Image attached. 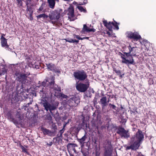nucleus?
I'll return each instance as SVG.
<instances>
[{"instance_id": "obj_1", "label": "nucleus", "mask_w": 156, "mask_h": 156, "mask_svg": "<svg viewBox=\"0 0 156 156\" xmlns=\"http://www.w3.org/2000/svg\"><path fill=\"white\" fill-rule=\"evenodd\" d=\"M144 138V136L142 131L138 129L135 135L131 138L130 144V145L126 147L127 150H136L139 147Z\"/></svg>"}, {"instance_id": "obj_2", "label": "nucleus", "mask_w": 156, "mask_h": 156, "mask_svg": "<svg viewBox=\"0 0 156 156\" xmlns=\"http://www.w3.org/2000/svg\"><path fill=\"white\" fill-rule=\"evenodd\" d=\"M126 49H128L129 50L125 49L123 50L124 51H127V52H123L124 54H125L126 55V58L129 59L130 61H131V59H133V64L134 65L135 63L134 62V60L133 58V56H136V48L135 47H132L130 45L126 47Z\"/></svg>"}, {"instance_id": "obj_3", "label": "nucleus", "mask_w": 156, "mask_h": 156, "mask_svg": "<svg viewBox=\"0 0 156 156\" xmlns=\"http://www.w3.org/2000/svg\"><path fill=\"white\" fill-rule=\"evenodd\" d=\"M114 129L116 130V133L119 134L121 138L127 139L129 137L130 135L128 130H126L121 126H113Z\"/></svg>"}, {"instance_id": "obj_4", "label": "nucleus", "mask_w": 156, "mask_h": 156, "mask_svg": "<svg viewBox=\"0 0 156 156\" xmlns=\"http://www.w3.org/2000/svg\"><path fill=\"white\" fill-rule=\"evenodd\" d=\"M73 76L75 80L83 81L87 79V76L86 72L84 70H77L74 72Z\"/></svg>"}, {"instance_id": "obj_5", "label": "nucleus", "mask_w": 156, "mask_h": 156, "mask_svg": "<svg viewBox=\"0 0 156 156\" xmlns=\"http://www.w3.org/2000/svg\"><path fill=\"white\" fill-rule=\"evenodd\" d=\"M41 87V90L40 91V94L42 95L44 98H45L47 96V93L49 91L48 89L50 88L49 85L46 80V79L44 81L42 82L41 84L39 87Z\"/></svg>"}, {"instance_id": "obj_6", "label": "nucleus", "mask_w": 156, "mask_h": 156, "mask_svg": "<svg viewBox=\"0 0 156 156\" xmlns=\"http://www.w3.org/2000/svg\"><path fill=\"white\" fill-rule=\"evenodd\" d=\"M63 103L64 105H68L70 107H76L80 103V101L77 98L73 96L68 99V101H63Z\"/></svg>"}, {"instance_id": "obj_7", "label": "nucleus", "mask_w": 156, "mask_h": 156, "mask_svg": "<svg viewBox=\"0 0 156 156\" xmlns=\"http://www.w3.org/2000/svg\"><path fill=\"white\" fill-rule=\"evenodd\" d=\"M90 86V82L89 80L85 83H83L76 82V87L77 90L80 92H84L89 88Z\"/></svg>"}, {"instance_id": "obj_8", "label": "nucleus", "mask_w": 156, "mask_h": 156, "mask_svg": "<svg viewBox=\"0 0 156 156\" xmlns=\"http://www.w3.org/2000/svg\"><path fill=\"white\" fill-rule=\"evenodd\" d=\"M17 77L16 78L17 80L19 81L22 84L20 86V85H18L16 87V88L17 90H18L20 87V89H22L23 88V84H25L26 83H27V76L25 74L23 73H20L18 74V75H16Z\"/></svg>"}, {"instance_id": "obj_9", "label": "nucleus", "mask_w": 156, "mask_h": 156, "mask_svg": "<svg viewBox=\"0 0 156 156\" xmlns=\"http://www.w3.org/2000/svg\"><path fill=\"white\" fill-rule=\"evenodd\" d=\"M48 90L49 91H48V92L47 93V97L48 96L50 95H51L54 93L55 94L57 92H60L61 91L60 87H58L56 84H54L50 87Z\"/></svg>"}, {"instance_id": "obj_10", "label": "nucleus", "mask_w": 156, "mask_h": 156, "mask_svg": "<svg viewBox=\"0 0 156 156\" xmlns=\"http://www.w3.org/2000/svg\"><path fill=\"white\" fill-rule=\"evenodd\" d=\"M106 144L104 147L105 151L104 154H110L109 152H112L113 150L112 142L108 140H106Z\"/></svg>"}, {"instance_id": "obj_11", "label": "nucleus", "mask_w": 156, "mask_h": 156, "mask_svg": "<svg viewBox=\"0 0 156 156\" xmlns=\"http://www.w3.org/2000/svg\"><path fill=\"white\" fill-rule=\"evenodd\" d=\"M127 37L130 39H133L136 41H137L141 38L140 36L136 32H128Z\"/></svg>"}, {"instance_id": "obj_12", "label": "nucleus", "mask_w": 156, "mask_h": 156, "mask_svg": "<svg viewBox=\"0 0 156 156\" xmlns=\"http://www.w3.org/2000/svg\"><path fill=\"white\" fill-rule=\"evenodd\" d=\"M60 17V14L59 12L57 10H55L51 12V14H49L48 17L51 20H58Z\"/></svg>"}, {"instance_id": "obj_13", "label": "nucleus", "mask_w": 156, "mask_h": 156, "mask_svg": "<svg viewBox=\"0 0 156 156\" xmlns=\"http://www.w3.org/2000/svg\"><path fill=\"white\" fill-rule=\"evenodd\" d=\"M123 52V51H122ZM118 55L120 56L122 59V63H125L126 64H133V59H131V61H130L129 59H126V55L122 54L121 52L118 53Z\"/></svg>"}, {"instance_id": "obj_14", "label": "nucleus", "mask_w": 156, "mask_h": 156, "mask_svg": "<svg viewBox=\"0 0 156 156\" xmlns=\"http://www.w3.org/2000/svg\"><path fill=\"white\" fill-rule=\"evenodd\" d=\"M67 15L71 21H73L76 19V18H74V9L73 6H70L69 8Z\"/></svg>"}, {"instance_id": "obj_15", "label": "nucleus", "mask_w": 156, "mask_h": 156, "mask_svg": "<svg viewBox=\"0 0 156 156\" xmlns=\"http://www.w3.org/2000/svg\"><path fill=\"white\" fill-rule=\"evenodd\" d=\"M30 57H28L26 58V60L27 62V64L28 66L30 68H33L36 69H39L40 65L38 63H33L32 62L30 61Z\"/></svg>"}, {"instance_id": "obj_16", "label": "nucleus", "mask_w": 156, "mask_h": 156, "mask_svg": "<svg viewBox=\"0 0 156 156\" xmlns=\"http://www.w3.org/2000/svg\"><path fill=\"white\" fill-rule=\"evenodd\" d=\"M13 112L12 111L10 110L7 112L6 115L8 119L11 120L13 121L14 123L19 124V122L14 118L12 115Z\"/></svg>"}, {"instance_id": "obj_17", "label": "nucleus", "mask_w": 156, "mask_h": 156, "mask_svg": "<svg viewBox=\"0 0 156 156\" xmlns=\"http://www.w3.org/2000/svg\"><path fill=\"white\" fill-rule=\"evenodd\" d=\"M40 103L44 107L45 109L47 111H50V104L45 99L41 100Z\"/></svg>"}, {"instance_id": "obj_18", "label": "nucleus", "mask_w": 156, "mask_h": 156, "mask_svg": "<svg viewBox=\"0 0 156 156\" xmlns=\"http://www.w3.org/2000/svg\"><path fill=\"white\" fill-rule=\"evenodd\" d=\"M0 40L2 47L5 48L6 50L10 51L11 49L9 48V45L7 44V39L5 37H2V39Z\"/></svg>"}, {"instance_id": "obj_19", "label": "nucleus", "mask_w": 156, "mask_h": 156, "mask_svg": "<svg viewBox=\"0 0 156 156\" xmlns=\"http://www.w3.org/2000/svg\"><path fill=\"white\" fill-rule=\"evenodd\" d=\"M100 103L102 110L103 111L105 108V107L108 105L107 97L106 96L102 97L100 99Z\"/></svg>"}, {"instance_id": "obj_20", "label": "nucleus", "mask_w": 156, "mask_h": 156, "mask_svg": "<svg viewBox=\"0 0 156 156\" xmlns=\"http://www.w3.org/2000/svg\"><path fill=\"white\" fill-rule=\"evenodd\" d=\"M77 146V145L76 144L69 143L67 144V147L68 151L73 150L75 153H77V152L75 149V147Z\"/></svg>"}, {"instance_id": "obj_21", "label": "nucleus", "mask_w": 156, "mask_h": 156, "mask_svg": "<svg viewBox=\"0 0 156 156\" xmlns=\"http://www.w3.org/2000/svg\"><path fill=\"white\" fill-rule=\"evenodd\" d=\"M104 26L106 27L110 31H112L113 22H109L108 23L107 20H104L103 21Z\"/></svg>"}, {"instance_id": "obj_22", "label": "nucleus", "mask_w": 156, "mask_h": 156, "mask_svg": "<svg viewBox=\"0 0 156 156\" xmlns=\"http://www.w3.org/2000/svg\"><path fill=\"white\" fill-rule=\"evenodd\" d=\"M117 107L116 106L111 103H109L107 109V112H112L114 113L116 111Z\"/></svg>"}, {"instance_id": "obj_23", "label": "nucleus", "mask_w": 156, "mask_h": 156, "mask_svg": "<svg viewBox=\"0 0 156 156\" xmlns=\"http://www.w3.org/2000/svg\"><path fill=\"white\" fill-rule=\"evenodd\" d=\"M41 129L43 132L44 135H48L49 136H51L53 134L52 132L51 131L44 127H41Z\"/></svg>"}, {"instance_id": "obj_24", "label": "nucleus", "mask_w": 156, "mask_h": 156, "mask_svg": "<svg viewBox=\"0 0 156 156\" xmlns=\"http://www.w3.org/2000/svg\"><path fill=\"white\" fill-rule=\"evenodd\" d=\"M46 79L47 82H48V85H49V87H51L55 84L54 77L52 76L50 77L49 78L47 77Z\"/></svg>"}, {"instance_id": "obj_25", "label": "nucleus", "mask_w": 156, "mask_h": 156, "mask_svg": "<svg viewBox=\"0 0 156 156\" xmlns=\"http://www.w3.org/2000/svg\"><path fill=\"white\" fill-rule=\"evenodd\" d=\"M47 6V4L45 2H43L41 5V6L37 9V12L40 13L41 12H46V9H44V7Z\"/></svg>"}, {"instance_id": "obj_26", "label": "nucleus", "mask_w": 156, "mask_h": 156, "mask_svg": "<svg viewBox=\"0 0 156 156\" xmlns=\"http://www.w3.org/2000/svg\"><path fill=\"white\" fill-rule=\"evenodd\" d=\"M87 133L86 132L84 135L80 139H78V141L81 145V146H84V144L85 143V141L87 138L86 135Z\"/></svg>"}, {"instance_id": "obj_27", "label": "nucleus", "mask_w": 156, "mask_h": 156, "mask_svg": "<svg viewBox=\"0 0 156 156\" xmlns=\"http://www.w3.org/2000/svg\"><path fill=\"white\" fill-rule=\"evenodd\" d=\"M82 31L87 32H95L96 31V30L94 28H90L87 27L86 24H84L83 25Z\"/></svg>"}, {"instance_id": "obj_28", "label": "nucleus", "mask_w": 156, "mask_h": 156, "mask_svg": "<svg viewBox=\"0 0 156 156\" xmlns=\"http://www.w3.org/2000/svg\"><path fill=\"white\" fill-rule=\"evenodd\" d=\"M64 40L66 41V42H68L71 43L75 44H78L79 42L78 40L73 39L72 38H67L65 39Z\"/></svg>"}, {"instance_id": "obj_29", "label": "nucleus", "mask_w": 156, "mask_h": 156, "mask_svg": "<svg viewBox=\"0 0 156 156\" xmlns=\"http://www.w3.org/2000/svg\"><path fill=\"white\" fill-rule=\"evenodd\" d=\"M46 65L48 70L51 71L54 70V68L55 66V65L52 63L46 64Z\"/></svg>"}, {"instance_id": "obj_30", "label": "nucleus", "mask_w": 156, "mask_h": 156, "mask_svg": "<svg viewBox=\"0 0 156 156\" xmlns=\"http://www.w3.org/2000/svg\"><path fill=\"white\" fill-rule=\"evenodd\" d=\"M48 2L50 8L52 9H54L55 4V0H48Z\"/></svg>"}, {"instance_id": "obj_31", "label": "nucleus", "mask_w": 156, "mask_h": 156, "mask_svg": "<svg viewBox=\"0 0 156 156\" xmlns=\"http://www.w3.org/2000/svg\"><path fill=\"white\" fill-rule=\"evenodd\" d=\"M37 19L43 18L44 19L47 18L48 17V16L45 13L39 14L36 16Z\"/></svg>"}, {"instance_id": "obj_32", "label": "nucleus", "mask_w": 156, "mask_h": 156, "mask_svg": "<svg viewBox=\"0 0 156 156\" xmlns=\"http://www.w3.org/2000/svg\"><path fill=\"white\" fill-rule=\"evenodd\" d=\"M16 116L19 119V120L17 121L19 122V124H20L22 120L21 117V114L19 112H17L16 113Z\"/></svg>"}, {"instance_id": "obj_33", "label": "nucleus", "mask_w": 156, "mask_h": 156, "mask_svg": "<svg viewBox=\"0 0 156 156\" xmlns=\"http://www.w3.org/2000/svg\"><path fill=\"white\" fill-rule=\"evenodd\" d=\"M51 129H52V131H51L53 133L55 134V133L56 132L57 129V126H56L55 124H53L51 126Z\"/></svg>"}, {"instance_id": "obj_34", "label": "nucleus", "mask_w": 156, "mask_h": 156, "mask_svg": "<svg viewBox=\"0 0 156 156\" xmlns=\"http://www.w3.org/2000/svg\"><path fill=\"white\" fill-rule=\"evenodd\" d=\"M33 6V5L32 4L31 5L29 6H27V9H26V11H29V13H33V8L32 7Z\"/></svg>"}, {"instance_id": "obj_35", "label": "nucleus", "mask_w": 156, "mask_h": 156, "mask_svg": "<svg viewBox=\"0 0 156 156\" xmlns=\"http://www.w3.org/2000/svg\"><path fill=\"white\" fill-rule=\"evenodd\" d=\"M77 8L81 12H83L84 13H86L87 12V11L86 9L83 8L81 6H77Z\"/></svg>"}, {"instance_id": "obj_36", "label": "nucleus", "mask_w": 156, "mask_h": 156, "mask_svg": "<svg viewBox=\"0 0 156 156\" xmlns=\"http://www.w3.org/2000/svg\"><path fill=\"white\" fill-rule=\"evenodd\" d=\"M58 105H57V106H54L53 105H51L50 104V112L51 113H52V111H53L55 109H56L57 108V106H58Z\"/></svg>"}, {"instance_id": "obj_37", "label": "nucleus", "mask_w": 156, "mask_h": 156, "mask_svg": "<svg viewBox=\"0 0 156 156\" xmlns=\"http://www.w3.org/2000/svg\"><path fill=\"white\" fill-rule=\"evenodd\" d=\"M52 72H54L55 73H61L60 69H59L58 67L55 66L54 68V70H53Z\"/></svg>"}, {"instance_id": "obj_38", "label": "nucleus", "mask_w": 156, "mask_h": 156, "mask_svg": "<svg viewBox=\"0 0 156 156\" xmlns=\"http://www.w3.org/2000/svg\"><path fill=\"white\" fill-rule=\"evenodd\" d=\"M20 147H21V148L22 149V151L23 152L26 153L27 154V155H30V156H31V155L28 152L27 150L22 145H21Z\"/></svg>"}, {"instance_id": "obj_39", "label": "nucleus", "mask_w": 156, "mask_h": 156, "mask_svg": "<svg viewBox=\"0 0 156 156\" xmlns=\"http://www.w3.org/2000/svg\"><path fill=\"white\" fill-rule=\"evenodd\" d=\"M59 96L61 98H65L66 99V101H68V98H69L68 97V96L65 95V94L60 93L59 94Z\"/></svg>"}, {"instance_id": "obj_40", "label": "nucleus", "mask_w": 156, "mask_h": 156, "mask_svg": "<svg viewBox=\"0 0 156 156\" xmlns=\"http://www.w3.org/2000/svg\"><path fill=\"white\" fill-rule=\"evenodd\" d=\"M114 23H113V25H112L115 27V28H114V29H115L116 30H118L119 29V27L118 25V24L116 21H115V20H114Z\"/></svg>"}, {"instance_id": "obj_41", "label": "nucleus", "mask_w": 156, "mask_h": 156, "mask_svg": "<svg viewBox=\"0 0 156 156\" xmlns=\"http://www.w3.org/2000/svg\"><path fill=\"white\" fill-rule=\"evenodd\" d=\"M46 119L49 121H50L52 119V117L51 115L50 114H47L46 116L45 117Z\"/></svg>"}, {"instance_id": "obj_42", "label": "nucleus", "mask_w": 156, "mask_h": 156, "mask_svg": "<svg viewBox=\"0 0 156 156\" xmlns=\"http://www.w3.org/2000/svg\"><path fill=\"white\" fill-rule=\"evenodd\" d=\"M130 113L131 115H132L133 114L134 115H135L137 111L136 110V109H133V110L130 109Z\"/></svg>"}, {"instance_id": "obj_43", "label": "nucleus", "mask_w": 156, "mask_h": 156, "mask_svg": "<svg viewBox=\"0 0 156 156\" xmlns=\"http://www.w3.org/2000/svg\"><path fill=\"white\" fill-rule=\"evenodd\" d=\"M113 71L115 72L116 74H117V75H119L121 73V71L119 70H117L115 68H113Z\"/></svg>"}, {"instance_id": "obj_44", "label": "nucleus", "mask_w": 156, "mask_h": 156, "mask_svg": "<svg viewBox=\"0 0 156 156\" xmlns=\"http://www.w3.org/2000/svg\"><path fill=\"white\" fill-rule=\"evenodd\" d=\"M85 96L87 97L91 98L92 96V94L90 91H88L86 92Z\"/></svg>"}, {"instance_id": "obj_45", "label": "nucleus", "mask_w": 156, "mask_h": 156, "mask_svg": "<svg viewBox=\"0 0 156 156\" xmlns=\"http://www.w3.org/2000/svg\"><path fill=\"white\" fill-rule=\"evenodd\" d=\"M65 130V128L63 127V128L60 130L59 132V136H62V134L64 132Z\"/></svg>"}, {"instance_id": "obj_46", "label": "nucleus", "mask_w": 156, "mask_h": 156, "mask_svg": "<svg viewBox=\"0 0 156 156\" xmlns=\"http://www.w3.org/2000/svg\"><path fill=\"white\" fill-rule=\"evenodd\" d=\"M35 110L36 111L35 112H38L40 111V110L39 109V108L38 107V106L37 104H36L35 105Z\"/></svg>"}, {"instance_id": "obj_47", "label": "nucleus", "mask_w": 156, "mask_h": 156, "mask_svg": "<svg viewBox=\"0 0 156 156\" xmlns=\"http://www.w3.org/2000/svg\"><path fill=\"white\" fill-rule=\"evenodd\" d=\"M141 123L144 125H145L146 124V119L145 118H143L142 119Z\"/></svg>"}, {"instance_id": "obj_48", "label": "nucleus", "mask_w": 156, "mask_h": 156, "mask_svg": "<svg viewBox=\"0 0 156 156\" xmlns=\"http://www.w3.org/2000/svg\"><path fill=\"white\" fill-rule=\"evenodd\" d=\"M93 103L94 105L97 104V98L96 97H94L93 100Z\"/></svg>"}, {"instance_id": "obj_49", "label": "nucleus", "mask_w": 156, "mask_h": 156, "mask_svg": "<svg viewBox=\"0 0 156 156\" xmlns=\"http://www.w3.org/2000/svg\"><path fill=\"white\" fill-rule=\"evenodd\" d=\"M69 119L68 120V121L66 122H64V124H63V127H65L67 125V124H68L69 123Z\"/></svg>"}, {"instance_id": "obj_50", "label": "nucleus", "mask_w": 156, "mask_h": 156, "mask_svg": "<svg viewBox=\"0 0 156 156\" xmlns=\"http://www.w3.org/2000/svg\"><path fill=\"white\" fill-rule=\"evenodd\" d=\"M74 38H76L78 39V40L81 39V37L79 35H74Z\"/></svg>"}, {"instance_id": "obj_51", "label": "nucleus", "mask_w": 156, "mask_h": 156, "mask_svg": "<svg viewBox=\"0 0 156 156\" xmlns=\"http://www.w3.org/2000/svg\"><path fill=\"white\" fill-rule=\"evenodd\" d=\"M25 2L26 5L27 6H28L29 5V4H30L31 1H25Z\"/></svg>"}, {"instance_id": "obj_52", "label": "nucleus", "mask_w": 156, "mask_h": 156, "mask_svg": "<svg viewBox=\"0 0 156 156\" xmlns=\"http://www.w3.org/2000/svg\"><path fill=\"white\" fill-rule=\"evenodd\" d=\"M81 152L84 156H87V154L84 151H81Z\"/></svg>"}, {"instance_id": "obj_53", "label": "nucleus", "mask_w": 156, "mask_h": 156, "mask_svg": "<svg viewBox=\"0 0 156 156\" xmlns=\"http://www.w3.org/2000/svg\"><path fill=\"white\" fill-rule=\"evenodd\" d=\"M17 2L20 5V6H22V2L21 0H19Z\"/></svg>"}, {"instance_id": "obj_54", "label": "nucleus", "mask_w": 156, "mask_h": 156, "mask_svg": "<svg viewBox=\"0 0 156 156\" xmlns=\"http://www.w3.org/2000/svg\"><path fill=\"white\" fill-rule=\"evenodd\" d=\"M33 13H30V19L31 20H33V17L32 16Z\"/></svg>"}, {"instance_id": "obj_55", "label": "nucleus", "mask_w": 156, "mask_h": 156, "mask_svg": "<svg viewBox=\"0 0 156 156\" xmlns=\"http://www.w3.org/2000/svg\"><path fill=\"white\" fill-rule=\"evenodd\" d=\"M104 156H112L111 153L110 154H104Z\"/></svg>"}, {"instance_id": "obj_56", "label": "nucleus", "mask_w": 156, "mask_h": 156, "mask_svg": "<svg viewBox=\"0 0 156 156\" xmlns=\"http://www.w3.org/2000/svg\"><path fill=\"white\" fill-rule=\"evenodd\" d=\"M151 49H152V46H150L148 47V48H147V51H150Z\"/></svg>"}, {"instance_id": "obj_57", "label": "nucleus", "mask_w": 156, "mask_h": 156, "mask_svg": "<svg viewBox=\"0 0 156 156\" xmlns=\"http://www.w3.org/2000/svg\"><path fill=\"white\" fill-rule=\"evenodd\" d=\"M124 75V73H122V74H119V77L120 78H122Z\"/></svg>"}, {"instance_id": "obj_58", "label": "nucleus", "mask_w": 156, "mask_h": 156, "mask_svg": "<svg viewBox=\"0 0 156 156\" xmlns=\"http://www.w3.org/2000/svg\"><path fill=\"white\" fill-rule=\"evenodd\" d=\"M87 2H88V1H87V0H84L83 2L84 5H85V4H87Z\"/></svg>"}, {"instance_id": "obj_59", "label": "nucleus", "mask_w": 156, "mask_h": 156, "mask_svg": "<svg viewBox=\"0 0 156 156\" xmlns=\"http://www.w3.org/2000/svg\"><path fill=\"white\" fill-rule=\"evenodd\" d=\"M99 156V153L98 152L96 151V153L95 154V156Z\"/></svg>"}, {"instance_id": "obj_60", "label": "nucleus", "mask_w": 156, "mask_h": 156, "mask_svg": "<svg viewBox=\"0 0 156 156\" xmlns=\"http://www.w3.org/2000/svg\"><path fill=\"white\" fill-rule=\"evenodd\" d=\"M68 151L69 154L70 156H74V155L71 153V151Z\"/></svg>"}, {"instance_id": "obj_61", "label": "nucleus", "mask_w": 156, "mask_h": 156, "mask_svg": "<svg viewBox=\"0 0 156 156\" xmlns=\"http://www.w3.org/2000/svg\"><path fill=\"white\" fill-rule=\"evenodd\" d=\"M1 35H2V36H1V37L0 38V39H2V37H4V36H5V34H2Z\"/></svg>"}, {"instance_id": "obj_62", "label": "nucleus", "mask_w": 156, "mask_h": 156, "mask_svg": "<svg viewBox=\"0 0 156 156\" xmlns=\"http://www.w3.org/2000/svg\"><path fill=\"white\" fill-rule=\"evenodd\" d=\"M73 4H74L75 5H77V3L75 1H74V2H73Z\"/></svg>"}, {"instance_id": "obj_63", "label": "nucleus", "mask_w": 156, "mask_h": 156, "mask_svg": "<svg viewBox=\"0 0 156 156\" xmlns=\"http://www.w3.org/2000/svg\"><path fill=\"white\" fill-rule=\"evenodd\" d=\"M78 5H84V4L83 3H82V2H80L78 4Z\"/></svg>"}, {"instance_id": "obj_64", "label": "nucleus", "mask_w": 156, "mask_h": 156, "mask_svg": "<svg viewBox=\"0 0 156 156\" xmlns=\"http://www.w3.org/2000/svg\"><path fill=\"white\" fill-rule=\"evenodd\" d=\"M2 73H3V74H4L6 72V71L5 70H2Z\"/></svg>"}]
</instances>
